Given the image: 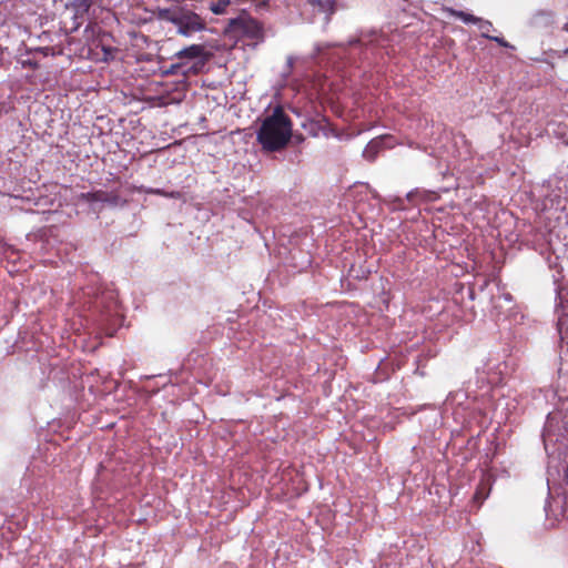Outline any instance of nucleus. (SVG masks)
Returning <instances> with one entry per match:
<instances>
[{"mask_svg": "<svg viewBox=\"0 0 568 568\" xmlns=\"http://www.w3.org/2000/svg\"><path fill=\"white\" fill-rule=\"evenodd\" d=\"M292 138V122L281 108L266 115L256 132L263 150L274 152L284 149Z\"/></svg>", "mask_w": 568, "mask_h": 568, "instance_id": "obj_1", "label": "nucleus"}, {"mask_svg": "<svg viewBox=\"0 0 568 568\" xmlns=\"http://www.w3.org/2000/svg\"><path fill=\"white\" fill-rule=\"evenodd\" d=\"M229 29L251 39H260L263 36L260 22L246 14L230 20Z\"/></svg>", "mask_w": 568, "mask_h": 568, "instance_id": "obj_2", "label": "nucleus"}, {"mask_svg": "<svg viewBox=\"0 0 568 568\" xmlns=\"http://www.w3.org/2000/svg\"><path fill=\"white\" fill-rule=\"evenodd\" d=\"M175 26L178 27V33L184 37H190L192 33L205 29L203 19L192 11H182Z\"/></svg>", "mask_w": 568, "mask_h": 568, "instance_id": "obj_3", "label": "nucleus"}, {"mask_svg": "<svg viewBox=\"0 0 568 568\" xmlns=\"http://www.w3.org/2000/svg\"><path fill=\"white\" fill-rule=\"evenodd\" d=\"M205 53V49L201 44H192L190 47H186L182 50H180L175 57L179 59H197L202 58Z\"/></svg>", "mask_w": 568, "mask_h": 568, "instance_id": "obj_4", "label": "nucleus"}, {"mask_svg": "<svg viewBox=\"0 0 568 568\" xmlns=\"http://www.w3.org/2000/svg\"><path fill=\"white\" fill-rule=\"evenodd\" d=\"M386 139L373 140L368 143L366 149L364 150V156L367 159H373L375 153L378 151L381 145L385 143Z\"/></svg>", "mask_w": 568, "mask_h": 568, "instance_id": "obj_5", "label": "nucleus"}, {"mask_svg": "<svg viewBox=\"0 0 568 568\" xmlns=\"http://www.w3.org/2000/svg\"><path fill=\"white\" fill-rule=\"evenodd\" d=\"M230 3V0H216L210 3L209 9L214 14H224Z\"/></svg>", "mask_w": 568, "mask_h": 568, "instance_id": "obj_6", "label": "nucleus"}, {"mask_svg": "<svg viewBox=\"0 0 568 568\" xmlns=\"http://www.w3.org/2000/svg\"><path fill=\"white\" fill-rule=\"evenodd\" d=\"M158 17L162 20L169 21L173 24H176L178 18L180 14L174 13L170 9H159Z\"/></svg>", "mask_w": 568, "mask_h": 568, "instance_id": "obj_7", "label": "nucleus"}, {"mask_svg": "<svg viewBox=\"0 0 568 568\" xmlns=\"http://www.w3.org/2000/svg\"><path fill=\"white\" fill-rule=\"evenodd\" d=\"M454 16H456L458 19H460L465 23H477V21H479L478 18L474 17L473 14L466 13L464 11H455Z\"/></svg>", "mask_w": 568, "mask_h": 568, "instance_id": "obj_8", "label": "nucleus"}, {"mask_svg": "<svg viewBox=\"0 0 568 568\" xmlns=\"http://www.w3.org/2000/svg\"><path fill=\"white\" fill-rule=\"evenodd\" d=\"M477 22L479 23V29L483 31V34H484V36H486V37H488V36L486 34V31H488V30H489V28L491 27V24H490L488 21H481L480 19H479V21H477Z\"/></svg>", "mask_w": 568, "mask_h": 568, "instance_id": "obj_9", "label": "nucleus"}, {"mask_svg": "<svg viewBox=\"0 0 568 568\" xmlns=\"http://www.w3.org/2000/svg\"><path fill=\"white\" fill-rule=\"evenodd\" d=\"M493 39H494L496 42H498L499 44H501V45H505V47L507 45V43H505V42L503 41V39H500V38H493Z\"/></svg>", "mask_w": 568, "mask_h": 568, "instance_id": "obj_10", "label": "nucleus"}, {"mask_svg": "<svg viewBox=\"0 0 568 568\" xmlns=\"http://www.w3.org/2000/svg\"><path fill=\"white\" fill-rule=\"evenodd\" d=\"M565 53L568 54V48L565 50Z\"/></svg>", "mask_w": 568, "mask_h": 568, "instance_id": "obj_11", "label": "nucleus"}]
</instances>
